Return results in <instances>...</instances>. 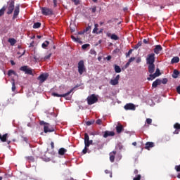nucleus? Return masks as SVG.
<instances>
[{"instance_id": "f257e3e1", "label": "nucleus", "mask_w": 180, "mask_h": 180, "mask_svg": "<svg viewBox=\"0 0 180 180\" xmlns=\"http://www.w3.org/2000/svg\"><path fill=\"white\" fill-rule=\"evenodd\" d=\"M14 11V13H13ZM20 12V6L19 4L15 6V0H9L7 2V15H13V20H15L16 18L19 15V13Z\"/></svg>"}, {"instance_id": "f03ea898", "label": "nucleus", "mask_w": 180, "mask_h": 180, "mask_svg": "<svg viewBox=\"0 0 180 180\" xmlns=\"http://www.w3.org/2000/svg\"><path fill=\"white\" fill-rule=\"evenodd\" d=\"M155 53H152L147 56L146 57V64L148 65V70L149 74H154L155 71Z\"/></svg>"}, {"instance_id": "7ed1b4c3", "label": "nucleus", "mask_w": 180, "mask_h": 180, "mask_svg": "<svg viewBox=\"0 0 180 180\" xmlns=\"http://www.w3.org/2000/svg\"><path fill=\"white\" fill-rule=\"evenodd\" d=\"M39 124L40 126H44V133H53V131H56V127L44 121H39Z\"/></svg>"}, {"instance_id": "20e7f679", "label": "nucleus", "mask_w": 180, "mask_h": 180, "mask_svg": "<svg viewBox=\"0 0 180 180\" xmlns=\"http://www.w3.org/2000/svg\"><path fill=\"white\" fill-rule=\"evenodd\" d=\"M74 91V89H72L70 91L67 92L66 94H58L57 93H52L53 96H56L57 98H65L67 101H70V98L68 96L71 92Z\"/></svg>"}, {"instance_id": "39448f33", "label": "nucleus", "mask_w": 180, "mask_h": 180, "mask_svg": "<svg viewBox=\"0 0 180 180\" xmlns=\"http://www.w3.org/2000/svg\"><path fill=\"white\" fill-rule=\"evenodd\" d=\"M98 102V97L95 94H91L87 97V103L88 105H94Z\"/></svg>"}, {"instance_id": "423d86ee", "label": "nucleus", "mask_w": 180, "mask_h": 180, "mask_svg": "<svg viewBox=\"0 0 180 180\" xmlns=\"http://www.w3.org/2000/svg\"><path fill=\"white\" fill-rule=\"evenodd\" d=\"M20 71H22L27 75H33V70H32V69L27 65H24L20 68Z\"/></svg>"}, {"instance_id": "0eeeda50", "label": "nucleus", "mask_w": 180, "mask_h": 180, "mask_svg": "<svg viewBox=\"0 0 180 180\" xmlns=\"http://www.w3.org/2000/svg\"><path fill=\"white\" fill-rule=\"evenodd\" d=\"M84 71H85V64L84 63V60H81L78 63V72L80 75H82Z\"/></svg>"}, {"instance_id": "6e6552de", "label": "nucleus", "mask_w": 180, "mask_h": 180, "mask_svg": "<svg viewBox=\"0 0 180 180\" xmlns=\"http://www.w3.org/2000/svg\"><path fill=\"white\" fill-rule=\"evenodd\" d=\"M41 13L45 16H50V15H53V10L47 7H42Z\"/></svg>"}, {"instance_id": "1a4fd4ad", "label": "nucleus", "mask_w": 180, "mask_h": 180, "mask_svg": "<svg viewBox=\"0 0 180 180\" xmlns=\"http://www.w3.org/2000/svg\"><path fill=\"white\" fill-rule=\"evenodd\" d=\"M47 78H49V73H43L37 77V79L39 81L40 84H43Z\"/></svg>"}, {"instance_id": "9d476101", "label": "nucleus", "mask_w": 180, "mask_h": 180, "mask_svg": "<svg viewBox=\"0 0 180 180\" xmlns=\"http://www.w3.org/2000/svg\"><path fill=\"white\" fill-rule=\"evenodd\" d=\"M125 110H136V105L133 103H127L124 105Z\"/></svg>"}, {"instance_id": "9b49d317", "label": "nucleus", "mask_w": 180, "mask_h": 180, "mask_svg": "<svg viewBox=\"0 0 180 180\" xmlns=\"http://www.w3.org/2000/svg\"><path fill=\"white\" fill-rule=\"evenodd\" d=\"M120 79V75H117L115 79H112L110 82V85H117L119 80Z\"/></svg>"}, {"instance_id": "f8f14e48", "label": "nucleus", "mask_w": 180, "mask_h": 180, "mask_svg": "<svg viewBox=\"0 0 180 180\" xmlns=\"http://www.w3.org/2000/svg\"><path fill=\"white\" fill-rule=\"evenodd\" d=\"M115 130H116L117 134H120V133H122V131H124V127H123L122 125V124L118 123L115 127Z\"/></svg>"}, {"instance_id": "ddd939ff", "label": "nucleus", "mask_w": 180, "mask_h": 180, "mask_svg": "<svg viewBox=\"0 0 180 180\" xmlns=\"http://www.w3.org/2000/svg\"><path fill=\"white\" fill-rule=\"evenodd\" d=\"M93 141L89 140V136H84V145L86 147H89L91 144H92Z\"/></svg>"}, {"instance_id": "4468645a", "label": "nucleus", "mask_w": 180, "mask_h": 180, "mask_svg": "<svg viewBox=\"0 0 180 180\" xmlns=\"http://www.w3.org/2000/svg\"><path fill=\"white\" fill-rule=\"evenodd\" d=\"M174 128L175 129V131L173 132L174 134H179L180 131V124L176 122L174 124Z\"/></svg>"}, {"instance_id": "2eb2a0df", "label": "nucleus", "mask_w": 180, "mask_h": 180, "mask_svg": "<svg viewBox=\"0 0 180 180\" xmlns=\"http://www.w3.org/2000/svg\"><path fill=\"white\" fill-rule=\"evenodd\" d=\"M107 37H110L111 40H119V37L115 34H110L109 32L107 33Z\"/></svg>"}, {"instance_id": "dca6fc26", "label": "nucleus", "mask_w": 180, "mask_h": 180, "mask_svg": "<svg viewBox=\"0 0 180 180\" xmlns=\"http://www.w3.org/2000/svg\"><path fill=\"white\" fill-rule=\"evenodd\" d=\"M155 54H158L160 51H162V46L161 45H156L153 49Z\"/></svg>"}, {"instance_id": "f3484780", "label": "nucleus", "mask_w": 180, "mask_h": 180, "mask_svg": "<svg viewBox=\"0 0 180 180\" xmlns=\"http://www.w3.org/2000/svg\"><path fill=\"white\" fill-rule=\"evenodd\" d=\"M158 85H161V79H157L155 81H154L152 84L153 88H157Z\"/></svg>"}, {"instance_id": "a211bd4d", "label": "nucleus", "mask_w": 180, "mask_h": 180, "mask_svg": "<svg viewBox=\"0 0 180 180\" xmlns=\"http://www.w3.org/2000/svg\"><path fill=\"white\" fill-rule=\"evenodd\" d=\"M0 140L2 143L7 141V144H11V141H8V136H0Z\"/></svg>"}, {"instance_id": "6ab92c4d", "label": "nucleus", "mask_w": 180, "mask_h": 180, "mask_svg": "<svg viewBox=\"0 0 180 180\" xmlns=\"http://www.w3.org/2000/svg\"><path fill=\"white\" fill-rule=\"evenodd\" d=\"M153 147H154V143L153 142H147L145 145L146 150H150V148H153Z\"/></svg>"}, {"instance_id": "aec40b11", "label": "nucleus", "mask_w": 180, "mask_h": 180, "mask_svg": "<svg viewBox=\"0 0 180 180\" xmlns=\"http://www.w3.org/2000/svg\"><path fill=\"white\" fill-rule=\"evenodd\" d=\"M115 155H116V151H112L110 153V160L111 162H115Z\"/></svg>"}, {"instance_id": "412c9836", "label": "nucleus", "mask_w": 180, "mask_h": 180, "mask_svg": "<svg viewBox=\"0 0 180 180\" xmlns=\"http://www.w3.org/2000/svg\"><path fill=\"white\" fill-rule=\"evenodd\" d=\"M149 77H150L147 78L148 81H153V79H155V78H157L158 76L155 73H150Z\"/></svg>"}, {"instance_id": "4be33fe9", "label": "nucleus", "mask_w": 180, "mask_h": 180, "mask_svg": "<svg viewBox=\"0 0 180 180\" xmlns=\"http://www.w3.org/2000/svg\"><path fill=\"white\" fill-rule=\"evenodd\" d=\"M114 70H115V72H117V74L122 72V68H120V66H119L117 65H115Z\"/></svg>"}, {"instance_id": "5701e85b", "label": "nucleus", "mask_w": 180, "mask_h": 180, "mask_svg": "<svg viewBox=\"0 0 180 180\" xmlns=\"http://www.w3.org/2000/svg\"><path fill=\"white\" fill-rule=\"evenodd\" d=\"M176 63H179V57L175 56L171 60V64H175Z\"/></svg>"}, {"instance_id": "b1692460", "label": "nucleus", "mask_w": 180, "mask_h": 180, "mask_svg": "<svg viewBox=\"0 0 180 180\" xmlns=\"http://www.w3.org/2000/svg\"><path fill=\"white\" fill-rule=\"evenodd\" d=\"M67 151V149L64 148H60L58 150L59 155H64L65 154V152Z\"/></svg>"}, {"instance_id": "393cba45", "label": "nucleus", "mask_w": 180, "mask_h": 180, "mask_svg": "<svg viewBox=\"0 0 180 180\" xmlns=\"http://www.w3.org/2000/svg\"><path fill=\"white\" fill-rule=\"evenodd\" d=\"M8 43H10L11 46H15V44H16V39L14 38H9Z\"/></svg>"}, {"instance_id": "a878e982", "label": "nucleus", "mask_w": 180, "mask_h": 180, "mask_svg": "<svg viewBox=\"0 0 180 180\" xmlns=\"http://www.w3.org/2000/svg\"><path fill=\"white\" fill-rule=\"evenodd\" d=\"M5 11H6V6H4L1 9H0V18L5 15Z\"/></svg>"}, {"instance_id": "bb28decb", "label": "nucleus", "mask_w": 180, "mask_h": 180, "mask_svg": "<svg viewBox=\"0 0 180 180\" xmlns=\"http://www.w3.org/2000/svg\"><path fill=\"white\" fill-rule=\"evenodd\" d=\"M103 136H115V132L105 131Z\"/></svg>"}, {"instance_id": "cd10ccee", "label": "nucleus", "mask_w": 180, "mask_h": 180, "mask_svg": "<svg viewBox=\"0 0 180 180\" xmlns=\"http://www.w3.org/2000/svg\"><path fill=\"white\" fill-rule=\"evenodd\" d=\"M25 160H27L29 162H34V158L33 156H27L25 157Z\"/></svg>"}, {"instance_id": "c85d7f7f", "label": "nucleus", "mask_w": 180, "mask_h": 180, "mask_svg": "<svg viewBox=\"0 0 180 180\" xmlns=\"http://www.w3.org/2000/svg\"><path fill=\"white\" fill-rule=\"evenodd\" d=\"M49 44H50V42L49 41H45L41 45L42 49H47Z\"/></svg>"}, {"instance_id": "c756f323", "label": "nucleus", "mask_w": 180, "mask_h": 180, "mask_svg": "<svg viewBox=\"0 0 180 180\" xmlns=\"http://www.w3.org/2000/svg\"><path fill=\"white\" fill-rule=\"evenodd\" d=\"M178 75H179V71L174 70L172 75L173 78H178Z\"/></svg>"}, {"instance_id": "7c9ffc66", "label": "nucleus", "mask_w": 180, "mask_h": 180, "mask_svg": "<svg viewBox=\"0 0 180 180\" xmlns=\"http://www.w3.org/2000/svg\"><path fill=\"white\" fill-rule=\"evenodd\" d=\"M8 77H11V76H12V75H16V72H15V71L13 70H9L8 71Z\"/></svg>"}, {"instance_id": "2f4dec72", "label": "nucleus", "mask_w": 180, "mask_h": 180, "mask_svg": "<svg viewBox=\"0 0 180 180\" xmlns=\"http://www.w3.org/2000/svg\"><path fill=\"white\" fill-rule=\"evenodd\" d=\"M41 26V23L40 22H35L33 25V29H39Z\"/></svg>"}, {"instance_id": "473e14b6", "label": "nucleus", "mask_w": 180, "mask_h": 180, "mask_svg": "<svg viewBox=\"0 0 180 180\" xmlns=\"http://www.w3.org/2000/svg\"><path fill=\"white\" fill-rule=\"evenodd\" d=\"M102 136V134H101V132L99 131H91L90 133V136Z\"/></svg>"}, {"instance_id": "72a5a7b5", "label": "nucleus", "mask_w": 180, "mask_h": 180, "mask_svg": "<svg viewBox=\"0 0 180 180\" xmlns=\"http://www.w3.org/2000/svg\"><path fill=\"white\" fill-rule=\"evenodd\" d=\"M98 27H99V25L95 24L94 29L93 30V33H96V34H98Z\"/></svg>"}, {"instance_id": "f704fd0d", "label": "nucleus", "mask_w": 180, "mask_h": 180, "mask_svg": "<svg viewBox=\"0 0 180 180\" xmlns=\"http://www.w3.org/2000/svg\"><path fill=\"white\" fill-rule=\"evenodd\" d=\"M143 44V42L141 41H139L136 45H135L134 49L135 50H137L139 47H141V45Z\"/></svg>"}, {"instance_id": "c9c22d12", "label": "nucleus", "mask_w": 180, "mask_h": 180, "mask_svg": "<svg viewBox=\"0 0 180 180\" xmlns=\"http://www.w3.org/2000/svg\"><path fill=\"white\" fill-rule=\"evenodd\" d=\"M133 53V49H130L127 53H125L126 58H129L130 57V54Z\"/></svg>"}, {"instance_id": "e433bc0d", "label": "nucleus", "mask_w": 180, "mask_h": 180, "mask_svg": "<svg viewBox=\"0 0 180 180\" xmlns=\"http://www.w3.org/2000/svg\"><path fill=\"white\" fill-rule=\"evenodd\" d=\"M155 75H156V76H158V77H160V75H161V72L160 70V68L156 69Z\"/></svg>"}, {"instance_id": "4c0bfd02", "label": "nucleus", "mask_w": 180, "mask_h": 180, "mask_svg": "<svg viewBox=\"0 0 180 180\" xmlns=\"http://www.w3.org/2000/svg\"><path fill=\"white\" fill-rule=\"evenodd\" d=\"M95 123V120H91L86 122V126H91V124H94Z\"/></svg>"}, {"instance_id": "58836bf2", "label": "nucleus", "mask_w": 180, "mask_h": 180, "mask_svg": "<svg viewBox=\"0 0 180 180\" xmlns=\"http://www.w3.org/2000/svg\"><path fill=\"white\" fill-rule=\"evenodd\" d=\"M89 44H83L82 46V49H83V50H86V49H88V47H89Z\"/></svg>"}, {"instance_id": "ea45409f", "label": "nucleus", "mask_w": 180, "mask_h": 180, "mask_svg": "<svg viewBox=\"0 0 180 180\" xmlns=\"http://www.w3.org/2000/svg\"><path fill=\"white\" fill-rule=\"evenodd\" d=\"M13 92H15L16 91V86L15 85V82H12V88H11Z\"/></svg>"}, {"instance_id": "a19ab883", "label": "nucleus", "mask_w": 180, "mask_h": 180, "mask_svg": "<svg viewBox=\"0 0 180 180\" xmlns=\"http://www.w3.org/2000/svg\"><path fill=\"white\" fill-rule=\"evenodd\" d=\"M168 82V79L167 78H164L161 80V84H163L164 85H165V84H167Z\"/></svg>"}, {"instance_id": "79ce46f5", "label": "nucleus", "mask_w": 180, "mask_h": 180, "mask_svg": "<svg viewBox=\"0 0 180 180\" xmlns=\"http://www.w3.org/2000/svg\"><path fill=\"white\" fill-rule=\"evenodd\" d=\"M91 11V13H95L96 12V6H93L92 8H89Z\"/></svg>"}, {"instance_id": "37998d69", "label": "nucleus", "mask_w": 180, "mask_h": 180, "mask_svg": "<svg viewBox=\"0 0 180 180\" xmlns=\"http://www.w3.org/2000/svg\"><path fill=\"white\" fill-rule=\"evenodd\" d=\"M146 123L147 124H151V123H153V120L151 118H147Z\"/></svg>"}, {"instance_id": "c03bdc74", "label": "nucleus", "mask_w": 180, "mask_h": 180, "mask_svg": "<svg viewBox=\"0 0 180 180\" xmlns=\"http://www.w3.org/2000/svg\"><path fill=\"white\" fill-rule=\"evenodd\" d=\"M133 180H141V175L138 174L136 177L133 179Z\"/></svg>"}, {"instance_id": "a18cd8bd", "label": "nucleus", "mask_w": 180, "mask_h": 180, "mask_svg": "<svg viewBox=\"0 0 180 180\" xmlns=\"http://www.w3.org/2000/svg\"><path fill=\"white\" fill-rule=\"evenodd\" d=\"M71 39H72V40H73L74 41H79V39H78V38H76L75 37H74V35H72L71 36Z\"/></svg>"}, {"instance_id": "49530a36", "label": "nucleus", "mask_w": 180, "mask_h": 180, "mask_svg": "<svg viewBox=\"0 0 180 180\" xmlns=\"http://www.w3.org/2000/svg\"><path fill=\"white\" fill-rule=\"evenodd\" d=\"M88 153V147L85 146L84 148L82 150L83 154H86Z\"/></svg>"}, {"instance_id": "de8ad7c7", "label": "nucleus", "mask_w": 180, "mask_h": 180, "mask_svg": "<svg viewBox=\"0 0 180 180\" xmlns=\"http://www.w3.org/2000/svg\"><path fill=\"white\" fill-rule=\"evenodd\" d=\"M90 54L94 55V56H96V51H95V50H94V49H91L90 50Z\"/></svg>"}, {"instance_id": "09e8293b", "label": "nucleus", "mask_w": 180, "mask_h": 180, "mask_svg": "<svg viewBox=\"0 0 180 180\" xmlns=\"http://www.w3.org/2000/svg\"><path fill=\"white\" fill-rule=\"evenodd\" d=\"M174 168L177 172H180V165H176Z\"/></svg>"}, {"instance_id": "8fccbe9b", "label": "nucleus", "mask_w": 180, "mask_h": 180, "mask_svg": "<svg viewBox=\"0 0 180 180\" xmlns=\"http://www.w3.org/2000/svg\"><path fill=\"white\" fill-rule=\"evenodd\" d=\"M135 60H136V58L131 57V58H130L129 59L128 62H129V63H133V61H134Z\"/></svg>"}, {"instance_id": "3c124183", "label": "nucleus", "mask_w": 180, "mask_h": 180, "mask_svg": "<svg viewBox=\"0 0 180 180\" xmlns=\"http://www.w3.org/2000/svg\"><path fill=\"white\" fill-rule=\"evenodd\" d=\"M75 5H79V0H72Z\"/></svg>"}, {"instance_id": "603ef678", "label": "nucleus", "mask_w": 180, "mask_h": 180, "mask_svg": "<svg viewBox=\"0 0 180 180\" xmlns=\"http://www.w3.org/2000/svg\"><path fill=\"white\" fill-rule=\"evenodd\" d=\"M96 124H102V120L98 119L96 121Z\"/></svg>"}, {"instance_id": "864d4df0", "label": "nucleus", "mask_w": 180, "mask_h": 180, "mask_svg": "<svg viewBox=\"0 0 180 180\" xmlns=\"http://www.w3.org/2000/svg\"><path fill=\"white\" fill-rule=\"evenodd\" d=\"M105 174H110V178H112V172L106 169L105 170Z\"/></svg>"}, {"instance_id": "5fc2aeb1", "label": "nucleus", "mask_w": 180, "mask_h": 180, "mask_svg": "<svg viewBox=\"0 0 180 180\" xmlns=\"http://www.w3.org/2000/svg\"><path fill=\"white\" fill-rule=\"evenodd\" d=\"M50 57H51V53H49L48 56L44 57V60H49Z\"/></svg>"}, {"instance_id": "6e6d98bb", "label": "nucleus", "mask_w": 180, "mask_h": 180, "mask_svg": "<svg viewBox=\"0 0 180 180\" xmlns=\"http://www.w3.org/2000/svg\"><path fill=\"white\" fill-rule=\"evenodd\" d=\"M136 62L137 63V64H139V63H141V58L140 57L137 58Z\"/></svg>"}, {"instance_id": "4d7b16f0", "label": "nucleus", "mask_w": 180, "mask_h": 180, "mask_svg": "<svg viewBox=\"0 0 180 180\" xmlns=\"http://www.w3.org/2000/svg\"><path fill=\"white\" fill-rule=\"evenodd\" d=\"M54 8L57 7V0H53Z\"/></svg>"}, {"instance_id": "13d9d810", "label": "nucleus", "mask_w": 180, "mask_h": 180, "mask_svg": "<svg viewBox=\"0 0 180 180\" xmlns=\"http://www.w3.org/2000/svg\"><path fill=\"white\" fill-rule=\"evenodd\" d=\"M143 41L144 44H148V39H144L143 40Z\"/></svg>"}, {"instance_id": "bf43d9fd", "label": "nucleus", "mask_w": 180, "mask_h": 180, "mask_svg": "<svg viewBox=\"0 0 180 180\" xmlns=\"http://www.w3.org/2000/svg\"><path fill=\"white\" fill-rule=\"evenodd\" d=\"M129 65H130V62L128 61L124 65V68H129Z\"/></svg>"}, {"instance_id": "052dcab7", "label": "nucleus", "mask_w": 180, "mask_h": 180, "mask_svg": "<svg viewBox=\"0 0 180 180\" xmlns=\"http://www.w3.org/2000/svg\"><path fill=\"white\" fill-rule=\"evenodd\" d=\"M91 29V26H88L85 30H84V32H89V30Z\"/></svg>"}, {"instance_id": "680f3d73", "label": "nucleus", "mask_w": 180, "mask_h": 180, "mask_svg": "<svg viewBox=\"0 0 180 180\" xmlns=\"http://www.w3.org/2000/svg\"><path fill=\"white\" fill-rule=\"evenodd\" d=\"M106 60H108V61H110V60H112V56H108L106 57Z\"/></svg>"}, {"instance_id": "e2e57ef3", "label": "nucleus", "mask_w": 180, "mask_h": 180, "mask_svg": "<svg viewBox=\"0 0 180 180\" xmlns=\"http://www.w3.org/2000/svg\"><path fill=\"white\" fill-rule=\"evenodd\" d=\"M176 91H177L178 94H180V86L176 87Z\"/></svg>"}, {"instance_id": "0e129e2a", "label": "nucleus", "mask_w": 180, "mask_h": 180, "mask_svg": "<svg viewBox=\"0 0 180 180\" xmlns=\"http://www.w3.org/2000/svg\"><path fill=\"white\" fill-rule=\"evenodd\" d=\"M60 89H65V85H61L59 86Z\"/></svg>"}, {"instance_id": "69168bd1", "label": "nucleus", "mask_w": 180, "mask_h": 180, "mask_svg": "<svg viewBox=\"0 0 180 180\" xmlns=\"http://www.w3.org/2000/svg\"><path fill=\"white\" fill-rule=\"evenodd\" d=\"M134 175H137V174H139V170L138 169H135L134 171Z\"/></svg>"}, {"instance_id": "338daca9", "label": "nucleus", "mask_w": 180, "mask_h": 180, "mask_svg": "<svg viewBox=\"0 0 180 180\" xmlns=\"http://www.w3.org/2000/svg\"><path fill=\"white\" fill-rule=\"evenodd\" d=\"M51 148H54V142H51Z\"/></svg>"}, {"instance_id": "774afa93", "label": "nucleus", "mask_w": 180, "mask_h": 180, "mask_svg": "<svg viewBox=\"0 0 180 180\" xmlns=\"http://www.w3.org/2000/svg\"><path fill=\"white\" fill-rule=\"evenodd\" d=\"M132 146H137V142L132 143Z\"/></svg>"}]
</instances>
